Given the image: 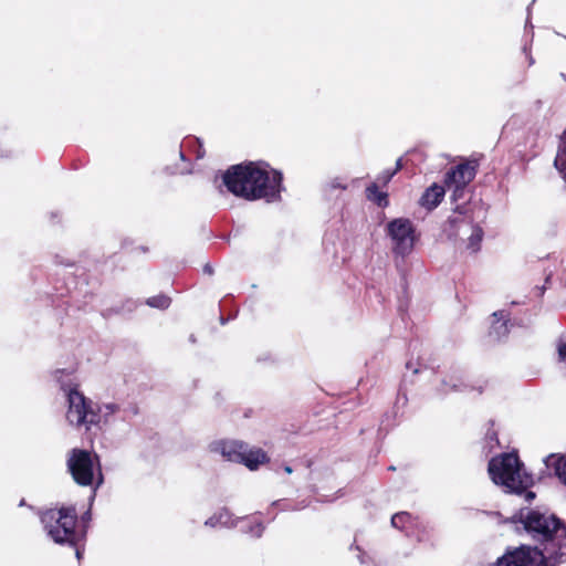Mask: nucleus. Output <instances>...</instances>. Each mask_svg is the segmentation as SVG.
Wrapping results in <instances>:
<instances>
[{
  "instance_id": "obj_6",
  "label": "nucleus",
  "mask_w": 566,
  "mask_h": 566,
  "mask_svg": "<svg viewBox=\"0 0 566 566\" xmlns=\"http://www.w3.org/2000/svg\"><path fill=\"white\" fill-rule=\"evenodd\" d=\"M62 389L67 401V422L77 428L85 427L87 430L95 426L97 419L95 418L94 402L87 399L77 388H73L70 385H63Z\"/></svg>"
},
{
  "instance_id": "obj_18",
  "label": "nucleus",
  "mask_w": 566,
  "mask_h": 566,
  "mask_svg": "<svg viewBox=\"0 0 566 566\" xmlns=\"http://www.w3.org/2000/svg\"><path fill=\"white\" fill-rule=\"evenodd\" d=\"M146 304L150 307L165 310L170 305V298L166 295H156L147 298Z\"/></svg>"
},
{
  "instance_id": "obj_17",
  "label": "nucleus",
  "mask_w": 566,
  "mask_h": 566,
  "mask_svg": "<svg viewBox=\"0 0 566 566\" xmlns=\"http://www.w3.org/2000/svg\"><path fill=\"white\" fill-rule=\"evenodd\" d=\"M492 329L497 336H502L507 332L506 317L504 312H495L493 315Z\"/></svg>"
},
{
  "instance_id": "obj_10",
  "label": "nucleus",
  "mask_w": 566,
  "mask_h": 566,
  "mask_svg": "<svg viewBox=\"0 0 566 566\" xmlns=\"http://www.w3.org/2000/svg\"><path fill=\"white\" fill-rule=\"evenodd\" d=\"M475 172V167L471 164H460L447 174V187L455 186V191H459L474 179Z\"/></svg>"
},
{
  "instance_id": "obj_28",
  "label": "nucleus",
  "mask_w": 566,
  "mask_h": 566,
  "mask_svg": "<svg viewBox=\"0 0 566 566\" xmlns=\"http://www.w3.org/2000/svg\"><path fill=\"white\" fill-rule=\"evenodd\" d=\"M60 375H63V371L62 370H57L56 374H55V377L60 380Z\"/></svg>"
},
{
  "instance_id": "obj_26",
  "label": "nucleus",
  "mask_w": 566,
  "mask_h": 566,
  "mask_svg": "<svg viewBox=\"0 0 566 566\" xmlns=\"http://www.w3.org/2000/svg\"><path fill=\"white\" fill-rule=\"evenodd\" d=\"M333 187H335V188L346 189V186H343V185H340L339 182L333 184Z\"/></svg>"
},
{
  "instance_id": "obj_16",
  "label": "nucleus",
  "mask_w": 566,
  "mask_h": 566,
  "mask_svg": "<svg viewBox=\"0 0 566 566\" xmlns=\"http://www.w3.org/2000/svg\"><path fill=\"white\" fill-rule=\"evenodd\" d=\"M185 149H192L196 159H201L205 156V149L198 138H187L182 142L179 153L181 159H185Z\"/></svg>"
},
{
  "instance_id": "obj_21",
  "label": "nucleus",
  "mask_w": 566,
  "mask_h": 566,
  "mask_svg": "<svg viewBox=\"0 0 566 566\" xmlns=\"http://www.w3.org/2000/svg\"><path fill=\"white\" fill-rule=\"evenodd\" d=\"M559 361L566 365V340H562L558 345Z\"/></svg>"
},
{
  "instance_id": "obj_3",
  "label": "nucleus",
  "mask_w": 566,
  "mask_h": 566,
  "mask_svg": "<svg viewBox=\"0 0 566 566\" xmlns=\"http://www.w3.org/2000/svg\"><path fill=\"white\" fill-rule=\"evenodd\" d=\"M209 451L220 455L222 459L241 463L249 470H258L262 464L269 461L266 453L255 447L237 439H218L209 443Z\"/></svg>"
},
{
  "instance_id": "obj_30",
  "label": "nucleus",
  "mask_w": 566,
  "mask_h": 566,
  "mask_svg": "<svg viewBox=\"0 0 566 566\" xmlns=\"http://www.w3.org/2000/svg\"><path fill=\"white\" fill-rule=\"evenodd\" d=\"M76 557H77V559L81 558V551L78 548L76 549Z\"/></svg>"
},
{
  "instance_id": "obj_19",
  "label": "nucleus",
  "mask_w": 566,
  "mask_h": 566,
  "mask_svg": "<svg viewBox=\"0 0 566 566\" xmlns=\"http://www.w3.org/2000/svg\"><path fill=\"white\" fill-rule=\"evenodd\" d=\"M410 515L406 512L397 513L391 517V524L394 527L402 530L410 522Z\"/></svg>"
},
{
  "instance_id": "obj_2",
  "label": "nucleus",
  "mask_w": 566,
  "mask_h": 566,
  "mask_svg": "<svg viewBox=\"0 0 566 566\" xmlns=\"http://www.w3.org/2000/svg\"><path fill=\"white\" fill-rule=\"evenodd\" d=\"M488 471L491 480L506 492L520 494L533 484L532 476L515 453H503L492 458Z\"/></svg>"
},
{
  "instance_id": "obj_1",
  "label": "nucleus",
  "mask_w": 566,
  "mask_h": 566,
  "mask_svg": "<svg viewBox=\"0 0 566 566\" xmlns=\"http://www.w3.org/2000/svg\"><path fill=\"white\" fill-rule=\"evenodd\" d=\"M282 174L265 164H240L230 167L221 177L220 186L245 200L275 202L281 199Z\"/></svg>"
},
{
  "instance_id": "obj_15",
  "label": "nucleus",
  "mask_w": 566,
  "mask_h": 566,
  "mask_svg": "<svg viewBox=\"0 0 566 566\" xmlns=\"http://www.w3.org/2000/svg\"><path fill=\"white\" fill-rule=\"evenodd\" d=\"M366 198L378 207H387V193L379 190L378 184L373 182L366 188Z\"/></svg>"
},
{
  "instance_id": "obj_31",
  "label": "nucleus",
  "mask_w": 566,
  "mask_h": 566,
  "mask_svg": "<svg viewBox=\"0 0 566 566\" xmlns=\"http://www.w3.org/2000/svg\"><path fill=\"white\" fill-rule=\"evenodd\" d=\"M562 76L566 80V74L565 73H562Z\"/></svg>"
},
{
  "instance_id": "obj_23",
  "label": "nucleus",
  "mask_w": 566,
  "mask_h": 566,
  "mask_svg": "<svg viewBox=\"0 0 566 566\" xmlns=\"http://www.w3.org/2000/svg\"><path fill=\"white\" fill-rule=\"evenodd\" d=\"M251 534L253 536H261L262 532H263V526L261 523H256L255 526L253 528H251Z\"/></svg>"
},
{
  "instance_id": "obj_7",
  "label": "nucleus",
  "mask_w": 566,
  "mask_h": 566,
  "mask_svg": "<svg viewBox=\"0 0 566 566\" xmlns=\"http://www.w3.org/2000/svg\"><path fill=\"white\" fill-rule=\"evenodd\" d=\"M67 467L74 481L80 485H91L94 481L99 485L103 482L98 458L88 451L72 450Z\"/></svg>"
},
{
  "instance_id": "obj_25",
  "label": "nucleus",
  "mask_w": 566,
  "mask_h": 566,
  "mask_svg": "<svg viewBox=\"0 0 566 566\" xmlns=\"http://www.w3.org/2000/svg\"><path fill=\"white\" fill-rule=\"evenodd\" d=\"M535 494L533 492H526V500L527 501H531L532 499H534Z\"/></svg>"
},
{
  "instance_id": "obj_27",
  "label": "nucleus",
  "mask_w": 566,
  "mask_h": 566,
  "mask_svg": "<svg viewBox=\"0 0 566 566\" xmlns=\"http://www.w3.org/2000/svg\"><path fill=\"white\" fill-rule=\"evenodd\" d=\"M400 161H401V160H400V159H398V161H397V166H396V169H395V170H396V172L401 168V164H400Z\"/></svg>"
},
{
  "instance_id": "obj_14",
  "label": "nucleus",
  "mask_w": 566,
  "mask_h": 566,
  "mask_svg": "<svg viewBox=\"0 0 566 566\" xmlns=\"http://www.w3.org/2000/svg\"><path fill=\"white\" fill-rule=\"evenodd\" d=\"M119 407L114 402H105L98 406H95V418L96 424L107 423L109 420L118 412Z\"/></svg>"
},
{
  "instance_id": "obj_22",
  "label": "nucleus",
  "mask_w": 566,
  "mask_h": 566,
  "mask_svg": "<svg viewBox=\"0 0 566 566\" xmlns=\"http://www.w3.org/2000/svg\"><path fill=\"white\" fill-rule=\"evenodd\" d=\"M448 189L449 190L452 189V199L453 200H458V199H462L463 198L465 188H461V190L455 191V186H450V187H448Z\"/></svg>"
},
{
  "instance_id": "obj_4",
  "label": "nucleus",
  "mask_w": 566,
  "mask_h": 566,
  "mask_svg": "<svg viewBox=\"0 0 566 566\" xmlns=\"http://www.w3.org/2000/svg\"><path fill=\"white\" fill-rule=\"evenodd\" d=\"M77 516L72 507L51 509L41 516L48 536L56 544L76 545L83 534L76 531Z\"/></svg>"
},
{
  "instance_id": "obj_12",
  "label": "nucleus",
  "mask_w": 566,
  "mask_h": 566,
  "mask_svg": "<svg viewBox=\"0 0 566 566\" xmlns=\"http://www.w3.org/2000/svg\"><path fill=\"white\" fill-rule=\"evenodd\" d=\"M544 462L546 468L553 470L555 475L566 484V455L551 454Z\"/></svg>"
},
{
  "instance_id": "obj_13",
  "label": "nucleus",
  "mask_w": 566,
  "mask_h": 566,
  "mask_svg": "<svg viewBox=\"0 0 566 566\" xmlns=\"http://www.w3.org/2000/svg\"><path fill=\"white\" fill-rule=\"evenodd\" d=\"M205 525L210 527H234L237 525V521L232 517L228 510L222 509L209 517L205 522Z\"/></svg>"
},
{
  "instance_id": "obj_9",
  "label": "nucleus",
  "mask_w": 566,
  "mask_h": 566,
  "mask_svg": "<svg viewBox=\"0 0 566 566\" xmlns=\"http://www.w3.org/2000/svg\"><path fill=\"white\" fill-rule=\"evenodd\" d=\"M387 233L397 248H413L417 233L413 223L406 218H397L387 224Z\"/></svg>"
},
{
  "instance_id": "obj_8",
  "label": "nucleus",
  "mask_w": 566,
  "mask_h": 566,
  "mask_svg": "<svg viewBox=\"0 0 566 566\" xmlns=\"http://www.w3.org/2000/svg\"><path fill=\"white\" fill-rule=\"evenodd\" d=\"M442 233L452 243H457L458 239L463 240V237L467 235L469 239L468 248H474L479 245L483 238L482 229L470 223L463 217L462 211H460L459 214L450 216L447 219L442 227Z\"/></svg>"
},
{
  "instance_id": "obj_5",
  "label": "nucleus",
  "mask_w": 566,
  "mask_h": 566,
  "mask_svg": "<svg viewBox=\"0 0 566 566\" xmlns=\"http://www.w3.org/2000/svg\"><path fill=\"white\" fill-rule=\"evenodd\" d=\"M566 556L565 552L560 556H554L553 545H547L544 551L536 547L522 546L510 552L497 559L496 566H555Z\"/></svg>"
},
{
  "instance_id": "obj_29",
  "label": "nucleus",
  "mask_w": 566,
  "mask_h": 566,
  "mask_svg": "<svg viewBox=\"0 0 566 566\" xmlns=\"http://www.w3.org/2000/svg\"><path fill=\"white\" fill-rule=\"evenodd\" d=\"M284 471H285L286 473H289V474H290V473H292V469H291V467H285V468H284Z\"/></svg>"
},
{
  "instance_id": "obj_11",
  "label": "nucleus",
  "mask_w": 566,
  "mask_h": 566,
  "mask_svg": "<svg viewBox=\"0 0 566 566\" xmlns=\"http://www.w3.org/2000/svg\"><path fill=\"white\" fill-rule=\"evenodd\" d=\"M444 192L446 190L442 186L434 184L423 192L419 203L428 210H432L441 202Z\"/></svg>"
},
{
  "instance_id": "obj_24",
  "label": "nucleus",
  "mask_w": 566,
  "mask_h": 566,
  "mask_svg": "<svg viewBox=\"0 0 566 566\" xmlns=\"http://www.w3.org/2000/svg\"><path fill=\"white\" fill-rule=\"evenodd\" d=\"M203 271L208 274H212V269H211L210 264H206L203 268Z\"/></svg>"
},
{
  "instance_id": "obj_20",
  "label": "nucleus",
  "mask_w": 566,
  "mask_h": 566,
  "mask_svg": "<svg viewBox=\"0 0 566 566\" xmlns=\"http://www.w3.org/2000/svg\"><path fill=\"white\" fill-rule=\"evenodd\" d=\"M396 175V170H385L377 177V184L380 182L384 186L387 185L391 178Z\"/></svg>"
}]
</instances>
